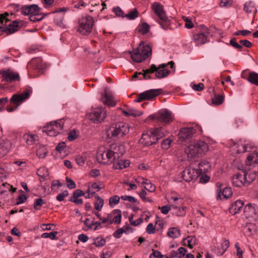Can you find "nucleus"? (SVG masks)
Wrapping results in <instances>:
<instances>
[{
  "label": "nucleus",
  "instance_id": "69168bd1",
  "mask_svg": "<svg viewBox=\"0 0 258 258\" xmlns=\"http://www.w3.org/2000/svg\"><path fill=\"white\" fill-rule=\"evenodd\" d=\"M27 197L25 195H21L19 196L17 200L16 205H19L25 202L27 200Z\"/></svg>",
  "mask_w": 258,
  "mask_h": 258
},
{
  "label": "nucleus",
  "instance_id": "79ce46f5",
  "mask_svg": "<svg viewBox=\"0 0 258 258\" xmlns=\"http://www.w3.org/2000/svg\"><path fill=\"white\" fill-rule=\"evenodd\" d=\"M186 251V249L185 248L180 247L178 249L177 251H173L172 255L173 257L177 256L179 258H182L185 255Z\"/></svg>",
  "mask_w": 258,
  "mask_h": 258
},
{
  "label": "nucleus",
  "instance_id": "f03ea898",
  "mask_svg": "<svg viewBox=\"0 0 258 258\" xmlns=\"http://www.w3.org/2000/svg\"><path fill=\"white\" fill-rule=\"evenodd\" d=\"M132 60L136 62H141L151 55L152 48L147 44L141 42L139 46L130 52Z\"/></svg>",
  "mask_w": 258,
  "mask_h": 258
},
{
  "label": "nucleus",
  "instance_id": "de8ad7c7",
  "mask_svg": "<svg viewBox=\"0 0 258 258\" xmlns=\"http://www.w3.org/2000/svg\"><path fill=\"white\" fill-rule=\"evenodd\" d=\"M172 142V139H171L170 138L163 140L161 142L162 148L165 150L168 149L170 147Z\"/></svg>",
  "mask_w": 258,
  "mask_h": 258
},
{
  "label": "nucleus",
  "instance_id": "3c124183",
  "mask_svg": "<svg viewBox=\"0 0 258 258\" xmlns=\"http://www.w3.org/2000/svg\"><path fill=\"white\" fill-rule=\"evenodd\" d=\"M44 204H45V202L42 199H37L34 203V208L36 210H39L40 209V207Z\"/></svg>",
  "mask_w": 258,
  "mask_h": 258
},
{
  "label": "nucleus",
  "instance_id": "4c0bfd02",
  "mask_svg": "<svg viewBox=\"0 0 258 258\" xmlns=\"http://www.w3.org/2000/svg\"><path fill=\"white\" fill-rule=\"evenodd\" d=\"M150 26L146 23L143 22L138 27V31L143 35L147 33L150 30Z\"/></svg>",
  "mask_w": 258,
  "mask_h": 258
},
{
  "label": "nucleus",
  "instance_id": "4468645a",
  "mask_svg": "<svg viewBox=\"0 0 258 258\" xmlns=\"http://www.w3.org/2000/svg\"><path fill=\"white\" fill-rule=\"evenodd\" d=\"M202 28L201 31L194 35L195 42L198 45H202L206 43L210 34L209 30L204 25L200 26Z\"/></svg>",
  "mask_w": 258,
  "mask_h": 258
},
{
  "label": "nucleus",
  "instance_id": "0eeeda50",
  "mask_svg": "<svg viewBox=\"0 0 258 258\" xmlns=\"http://www.w3.org/2000/svg\"><path fill=\"white\" fill-rule=\"evenodd\" d=\"M209 146L207 143L203 141H198L194 144L188 147V153L191 156H196L202 154L208 150Z\"/></svg>",
  "mask_w": 258,
  "mask_h": 258
},
{
  "label": "nucleus",
  "instance_id": "680f3d73",
  "mask_svg": "<svg viewBox=\"0 0 258 258\" xmlns=\"http://www.w3.org/2000/svg\"><path fill=\"white\" fill-rule=\"evenodd\" d=\"M66 181L67 183V187L69 189H74L76 187L75 182L68 177H66Z\"/></svg>",
  "mask_w": 258,
  "mask_h": 258
},
{
  "label": "nucleus",
  "instance_id": "ddd939ff",
  "mask_svg": "<svg viewBox=\"0 0 258 258\" xmlns=\"http://www.w3.org/2000/svg\"><path fill=\"white\" fill-rule=\"evenodd\" d=\"M31 92L32 91L31 90L27 89L21 94H15L10 99V102L12 104L16 106V107H17L24 100L29 97Z\"/></svg>",
  "mask_w": 258,
  "mask_h": 258
},
{
  "label": "nucleus",
  "instance_id": "423d86ee",
  "mask_svg": "<svg viewBox=\"0 0 258 258\" xmlns=\"http://www.w3.org/2000/svg\"><path fill=\"white\" fill-rule=\"evenodd\" d=\"M63 119L50 122L44 127L43 132L49 136H56L63 130Z\"/></svg>",
  "mask_w": 258,
  "mask_h": 258
},
{
  "label": "nucleus",
  "instance_id": "e433bc0d",
  "mask_svg": "<svg viewBox=\"0 0 258 258\" xmlns=\"http://www.w3.org/2000/svg\"><path fill=\"white\" fill-rule=\"evenodd\" d=\"M211 99L213 105H219L223 102L224 96L223 95H217L215 94Z\"/></svg>",
  "mask_w": 258,
  "mask_h": 258
},
{
  "label": "nucleus",
  "instance_id": "338daca9",
  "mask_svg": "<svg viewBox=\"0 0 258 258\" xmlns=\"http://www.w3.org/2000/svg\"><path fill=\"white\" fill-rule=\"evenodd\" d=\"M232 0H221L220 6L221 7H228L232 5Z\"/></svg>",
  "mask_w": 258,
  "mask_h": 258
},
{
  "label": "nucleus",
  "instance_id": "e2e57ef3",
  "mask_svg": "<svg viewBox=\"0 0 258 258\" xmlns=\"http://www.w3.org/2000/svg\"><path fill=\"white\" fill-rule=\"evenodd\" d=\"M123 233L127 234V231L124 230L123 228H118L114 232L113 235L114 237L119 238L120 237V235Z\"/></svg>",
  "mask_w": 258,
  "mask_h": 258
},
{
  "label": "nucleus",
  "instance_id": "052dcab7",
  "mask_svg": "<svg viewBox=\"0 0 258 258\" xmlns=\"http://www.w3.org/2000/svg\"><path fill=\"white\" fill-rule=\"evenodd\" d=\"M69 195V192L68 190H64L61 193L59 194L56 197V200L58 201H62L64 200V198L67 197Z\"/></svg>",
  "mask_w": 258,
  "mask_h": 258
},
{
  "label": "nucleus",
  "instance_id": "4d7b16f0",
  "mask_svg": "<svg viewBox=\"0 0 258 258\" xmlns=\"http://www.w3.org/2000/svg\"><path fill=\"white\" fill-rule=\"evenodd\" d=\"M47 154L46 149L42 147L39 148L37 151V155L40 158H44Z\"/></svg>",
  "mask_w": 258,
  "mask_h": 258
},
{
  "label": "nucleus",
  "instance_id": "5fc2aeb1",
  "mask_svg": "<svg viewBox=\"0 0 258 258\" xmlns=\"http://www.w3.org/2000/svg\"><path fill=\"white\" fill-rule=\"evenodd\" d=\"M157 69H158L157 67L155 64H152L149 69L143 70L142 72L145 73V74H151L154 73H156V71H157Z\"/></svg>",
  "mask_w": 258,
  "mask_h": 258
},
{
  "label": "nucleus",
  "instance_id": "7ed1b4c3",
  "mask_svg": "<svg viewBox=\"0 0 258 258\" xmlns=\"http://www.w3.org/2000/svg\"><path fill=\"white\" fill-rule=\"evenodd\" d=\"M129 132L128 125L124 122H119L110 126L106 132L108 138L122 137Z\"/></svg>",
  "mask_w": 258,
  "mask_h": 258
},
{
  "label": "nucleus",
  "instance_id": "b1692460",
  "mask_svg": "<svg viewBox=\"0 0 258 258\" xmlns=\"http://www.w3.org/2000/svg\"><path fill=\"white\" fill-rule=\"evenodd\" d=\"M244 176V180H245V185H248L251 182H252L258 176V171H251L249 173L245 171H242Z\"/></svg>",
  "mask_w": 258,
  "mask_h": 258
},
{
  "label": "nucleus",
  "instance_id": "cd10ccee",
  "mask_svg": "<svg viewBox=\"0 0 258 258\" xmlns=\"http://www.w3.org/2000/svg\"><path fill=\"white\" fill-rule=\"evenodd\" d=\"M113 218L112 220H110L109 224L110 225L113 223L115 224H119L121 219V211L118 209L114 210L112 212Z\"/></svg>",
  "mask_w": 258,
  "mask_h": 258
},
{
  "label": "nucleus",
  "instance_id": "72a5a7b5",
  "mask_svg": "<svg viewBox=\"0 0 258 258\" xmlns=\"http://www.w3.org/2000/svg\"><path fill=\"white\" fill-rule=\"evenodd\" d=\"M50 13H38L37 14L34 15H31L30 16L29 19L30 21L35 22L37 21H40L42 20L46 16H47Z\"/></svg>",
  "mask_w": 258,
  "mask_h": 258
},
{
  "label": "nucleus",
  "instance_id": "a18cd8bd",
  "mask_svg": "<svg viewBox=\"0 0 258 258\" xmlns=\"http://www.w3.org/2000/svg\"><path fill=\"white\" fill-rule=\"evenodd\" d=\"M138 12L136 9H134L127 14L124 15L125 17L128 20H134L138 17Z\"/></svg>",
  "mask_w": 258,
  "mask_h": 258
},
{
  "label": "nucleus",
  "instance_id": "bf43d9fd",
  "mask_svg": "<svg viewBox=\"0 0 258 258\" xmlns=\"http://www.w3.org/2000/svg\"><path fill=\"white\" fill-rule=\"evenodd\" d=\"M104 187V185L101 183L98 184L97 183L94 182L91 185L92 191H95V192L100 190Z\"/></svg>",
  "mask_w": 258,
  "mask_h": 258
},
{
  "label": "nucleus",
  "instance_id": "20e7f679",
  "mask_svg": "<svg viewBox=\"0 0 258 258\" xmlns=\"http://www.w3.org/2000/svg\"><path fill=\"white\" fill-rule=\"evenodd\" d=\"M151 8L159 19V23L160 26L163 29L166 30L169 26L170 22L169 19L166 15V13L163 9V6L159 3H154L152 5Z\"/></svg>",
  "mask_w": 258,
  "mask_h": 258
},
{
  "label": "nucleus",
  "instance_id": "c9c22d12",
  "mask_svg": "<svg viewBox=\"0 0 258 258\" xmlns=\"http://www.w3.org/2000/svg\"><path fill=\"white\" fill-rule=\"evenodd\" d=\"M170 73V71L167 69H157L156 71L155 76L158 79L164 78L168 76Z\"/></svg>",
  "mask_w": 258,
  "mask_h": 258
},
{
  "label": "nucleus",
  "instance_id": "393cba45",
  "mask_svg": "<svg viewBox=\"0 0 258 258\" xmlns=\"http://www.w3.org/2000/svg\"><path fill=\"white\" fill-rule=\"evenodd\" d=\"M244 205L243 202L237 200L232 204L229 208V212L233 215L236 214L240 211Z\"/></svg>",
  "mask_w": 258,
  "mask_h": 258
},
{
  "label": "nucleus",
  "instance_id": "8fccbe9b",
  "mask_svg": "<svg viewBox=\"0 0 258 258\" xmlns=\"http://www.w3.org/2000/svg\"><path fill=\"white\" fill-rule=\"evenodd\" d=\"M144 188L150 192H153L155 190L156 187L148 179L145 184Z\"/></svg>",
  "mask_w": 258,
  "mask_h": 258
},
{
  "label": "nucleus",
  "instance_id": "a19ab883",
  "mask_svg": "<svg viewBox=\"0 0 258 258\" xmlns=\"http://www.w3.org/2000/svg\"><path fill=\"white\" fill-rule=\"evenodd\" d=\"M244 11L247 13H251L252 12H255L256 10L253 4L251 2H246L243 8Z\"/></svg>",
  "mask_w": 258,
  "mask_h": 258
},
{
  "label": "nucleus",
  "instance_id": "4be33fe9",
  "mask_svg": "<svg viewBox=\"0 0 258 258\" xmlns=\"http://www.w3.org/2000/svg\"><path fill=\"white\" fill-rule=\"evenodd\" d=\"M243 173H236L233 177L232 183L236 187H241L245 185V180L244 179Z\"/></svg>",
  "mask_w": 258,
  "mask_h": 258
},
{
  "label": "nucleus",
  "instance_id": "aec40b11",
  "mask_svg": "<svg viewBox=\"0 0 258 258\" xmlns=\"http://www.w3.org/2000/svg\"><path fill=\"white\" fill-rule=\"evenodd\" d=\"M19 21L17 20L9 24L8 27L3 28L2 32L6 33L7 35L17 31L19 27Z\"/></svg>",
  "mask_w": 258,
  "mask_h": 258
},
{
  "label": "nucleus",
  "instance_id": "f8f14e48",
  "mask_svg": "<svg viewBox=\"0 0 258 258\" xmlns=\"http://www.w3.org/2000/svg\"><path fill=\"white\" fill-rule=\"evenodd\" d=\"M196 132L193 127L182 128L178 134V139L180 142H186L193 137Z\"/></svg>",
  "mask_w": 258,
  "mask_h": 258
},
{
  "label": "nucleus",
  "instance_id": "9d476101",
  "mask_svg": "<svg viewBox=\"0 0 258 258\" xmlns=\"http://www.w3.org/2000/svg\"><path fill=\"white\" fill-rule=\"evenodd\" d=\"M244 215L250 221H256L258 219V207L254 204H247L244 209Z\"/></svg>",
  "mask_w": 258,
  "mask_h": 258
},
{
  "label": "nucleus",
  "instance_id": "ea45409f",
  "mask_svg": "<svg viewBox=\"0 0 258 258\" xmlns=\"http://www.w3.org/2000/svg\"><path fill=\"white\" fill-rule=\"evenodd\" d=\"M37 174L39 176L41 181L46 179L48 177V172L44 168H39L37 172Z\"/></svg>",
  "mask_w": 258,
  "mask_h": 258
},
{
  "label": "nucleus",
  "instance_id": "9b49d317",
  "mask_svg": "<svg viewBox=\"0 0 258 258\" xmlns=\"http://www.w3.org/2000/svg\"><path fill=\"white\" fill-rule=\"evenodd\" d=\"M161 92V89H150L144 91L138 95V98L136 99L135 101L136 102H140L146 100H151L160 95Z\"/></svg>",
  "mask_w": 258,
  "mask_h": 258
},
{
  "label": "nucleus",
  "instance_id": "7c9ffc66",
  "mask_svg": "<svg viewBox=\"0 0 258 258\" xmlns=\"http://www.w3.org/2000/svg\"><path fill=\"white\" fill-rule=\"evenodd\" d=\"M245 234L248 236L253 235L256 232V227L254 224H250L247 225L243 228Z\"/></svg>",
  "mask_w": 258,
  "mask_h": 258
},
{
  "label": "nucleus",
  "instance_id": "c03bdc74",
  "mask_svg": "<svg viewBox=\"0 0 258 258\" xmlns=\"http://www.w3.org/2000/svg\"><path fill=\"white\" fill-rule=\"evenodd\" d=\"M62 183H61L59 180H53L51 184V188L54 192H57L58 191V188L62 186Z\"/></svg>",
  "mask_w": 258,
  "mask_h": 258
},
{
  "label": "nucleus",
  "instance_id": "2eb2a0df",
  "mask_svg": "<svg viewBox=\"0 0 258 258\" xmlns=\"http://www.w3.org/2000/svg\"><path fill=\"white\" fill-rule=\"evenodd\" d=\"M112 155L111 150H107L103 152H98L97 155V158L100 163L103 164H111L114 161Z\"/></svg>",
  "mask_w": 258,
  "mask_h": 258
},
{
  "label": "nucleus",
  "instance_id": "13d9d810",
  "mask_svg": "<svg viewBox=\"0 0 258 258\" xmlns=\"http://www.w3.org/2000/svg\"><path fill=\"white\" fill-rule=\"evenodd\" d=\"M113 12L115 13V14L118 16L122 18L125 17L124 15V13L122 11V10L120 9L119 7H116L115 8H113Z\"/></svg>",
  "mask_w": 258,
  "mask_h": 258
},
{
  "label": "nucleus",
  "instance_id": "37998d69",
  "mask_svg": "<svg viewBox=\"0 0 258 258\" xmlns=\"http://www.w3.org/2000/svg\"><path fill=\"white\" fill-rule=\"evenodd\" d=\"M171 206L173 209L177 210V211L175 212V214L176 216H183L185 215V210L186 209V207H182V208L180 209V207H178L177 205H175V204H172Z\"/></svg>",
  "mask_w": 258,
  "mask_h": 258
},
{
  "label": "nucleus",
  "instance_id": "c85d7f7f",
  "mask_svg": "<svg viewBox=\"0 0 258 258\" xmlns=\"http://www.w3.org/2000/svg\"><path fill=\"white\" fill-rule=\"evenodd\" d=\"M247 165H251L252 163L258 164V152H254L249 154L246 160Z\"/></svg>",
  "mask_w": 258,
  "mask_h": 258
},
{
  "label": "nucleus",
  "instance_id": "09e8293b",
  "mask_svg": "<svg viewBox=\"0 0 258 258\" xmlns=\"http://www.w3.org/2000/svg\"><path fill=\"white\" fill-rule=\"evenodd\" d=\"M221 252H217L218 255H222L229 246V241L228 240H224L221 244Z\"/></svg>",
  "mask_w": 258,
  "mask_h": 258
},
{
  "label": "nucleus",
  "instance_id": "1a4fd4ad",
  "mask_svg": "<svg viewBox=\"0 0 258 258\" xmlns=\"http://www.w3.org/2000/svg\"><path fill=\"white\" fill-rule=\"evenodd\" d=\"M149 117L156 120L158 122H161L165 124H169L173 120L171 112L167 109L161 110L156 115H150Z\"/></svg>",
  "mask_w": 258,
  "mask_h": 258
},
{
  "label": "nucleus",
  "instance_id": "49530a36",
  "mask_svg": "<svg viewBox=\"0 0 258 258\" xmlns=\"http://www.w3.org/2000/svg\"><path fill=\"white\" fill-rule=\"evenodd\" d=\"M106 243V240L104 238L97 237L94 239L93 244L97 247H101L104 246Z\"/></svg>",
  "mask_w": 258,
  "mask_h": 258
},
{
  "label": "nucleus",
  "instance_id": "864d4df0",
  "mask_svg": "<svg viewBox=\"0 0 258 258\" xmlns=\"http://www.w3.org/2000/svg\"><path fill=\"white\" fill-rule=\"evenodd\" d=\"M120 198L118 196H114L110 198L109 204L111 207L118 204Z\"/></svg>",
  "mask_w": 258,
  "mask_h": 258
},
{
  "label": "nucleus",
  "instance_id": "774afa93",
  "mask_svg": "<svg viewBox=\"0 0 258 258\" xmlns=\"http://www.w3.org/2000/svg\"><path fill=\"white\" fill-rule=\"evenodd\" d=\"M66 147V143L64 142H62L59 143L57 145V146L55 148V150L57 152L60 153Z\"/></svg>",
  "mask_w": 258,
  "mask_h": 258
},
{
  "label": "nucleus",
  "instance_id": "2f4dec72",
  "mask_svg": "<svg viewBox=\"0 0 258 258\" xmlns=\"http://www.w3.org/2000/svg\"><path fill=\"white\" fill-rule=\"evenodd\" d=\"M31 63L33 64L34 69L38 71H40L43 69V64L41 58L33 59Z\"/></svg>",
  "mask_w": 258,
  "mask_h": 258
},
{
  "label": "nucleus",
  "instance_id": "0e129e2a",
  "mask_svg": "<svg viewBox=\"0 0 258 258\" xmlns=\"http://www.w3.org/2000/svg\"><path fill=\"white\" fill-rule=\"evenodd\" d=\"M86 158L82 156H79L76 158V162L77 164L80 166H82L84 165L85 162Z\"/></svg>",
  "mask_w": 258,
  "mask_h": 258
},
{
  "label": "nucleus",
  "instance_id": "412c9836",
  "mask_svg": "<svg viewBox=\"0 0 258 258\" xmlns=\"http://www.w3.org/2000/svg\"><path fill=\"white\" fill-rule=\"evenodd\" d=\"M111 153L113 159L115 161L119 159L123 155L124 151L122 146H115L114 147H111Z\"/></svg>",
  "mask_w": 258,
  "mask_h": 258
},
{
  "label": "nucleus",
  "instance_id": "a878e982",
  "mask_svg": "<svg viewBox=\"0 0 258 258\" xmlns=\"http://www.w3.org/2000/svg\"><path fill=\"white\" fill-rule=\"evenodd\" d=\"M113 167L115 169H122L129 166L130 161L128 160H121L118 159L113 162Z\"/></svg>",
  "mask_w": 258,
  "mask_h": 258
},
{
  "label": "nucleus",
  "instance_id": "473e14b6",
  "mask_svg": "<svg viewBox=\"0 0 258 258\" xmlns=\"http://www.w3.org/2000/svg\"><path fill=\"white\" fill-rule=\"evenodd\" d=\"M167 235L172 238H176L180 235V230L177 227H171L168 229Z\"/></svg>",
  "mask_w": 258,
  "mask_h": 258
},
{
  "label": "nucleus",
  "instance_id": "6e6552de",
  "mask_svg": "<svg viewBox=\"0 0 258 258\" xmlns=\"http://www.w3.org/2000/svg\"><path fill=\"white\" fill-rule=\"evenodd\" d=\"M87 116L93 123H99L104 120L107 116V112L105 108L100 107L94 109Z\"/></svg>",
  "mask_w": 258,
  "mask_h": 258
},
{
  "label": "nucleus",
  "instance_id": "bb28decb",
  "mask_svg": "<svg viewBox=\"0 0 258 258\" xmlns=\"http://www.w3.org/2000/svg\"><path fill=\"white\" fill-rule=\"evenodd\" d=\"M101 101L105 105L109 106H113L115 105L116 102L112 99V96L109 95L105 92L102 97L101 98Z\"/></svg>",
  "mask_w": 258,
  "mask_h": 258
},
{
  "label": "nucleus",
  "instance_id": "a211bd4d",
  "mask_svg": "<svg viewBox=\"0 0 258 258\" xmlns=\"http://www.w3.org/2000/svg\"><path fill=\"white\" fill-rule=\"evenodd\" d=\"M21 13L24 15H34L40 12V8L35 4L23 6L20 9Z\"/></svg>",
  "mask_w": 258,
  "mask_h": 258
},
{
  "label": "nucleus",
  "instance_id": "6ab92c4d",
  "mask_svg": "<svg viewBox=\"0 0 258 258\" xmlns=\"http://www.w3.org/2000/svg\"><path fill=\"white\" fill-rule=\"evenodd\" d=\"M216 186L218 191L217 199H227L232 196V193L230 188L225 187L222 191L221 184L219 182L216 183Z\"/></svg>",
  "mask_w": 258,
  "mask_h": 258
},
{
  "label": "nucleus",
  "instance_id": "f257e3e1",
  "mask_svg": "<svg viewBox=\"0 0 258 258\" xmlns=\"http://www.w3.org/2000/svg\"><path fill=\"white\" fill-rule=\"evenodd\" d=\"M166 133V131L162 127L151 130L148 132L143 134L139 142L144 146H151L156 144L159 140L163 138Z\"/></svg>",
  "mask_w": 258,
  "mask_h": 258
},
{
  "label": "nucleus",
  "instance_id": "dca6fc26",
  "mask_svg": "<svg viewBox=\"0 0 258 258\" xmlns=\"http://www.w3.org/2000/svg\"><path fill=\"white\" fill-rule=\"evenodd\" d=\"M200 173L197 170L190 167L186 168L182 172V178L186 182L196 180Z\"/></svg>",
  "mask_w": 258,
  "mask_h": 258
},
{
  "label": "nucleus",
  "instance_id": "39448f33",
  "mask_svg": "<svg viewBox=\"0 0 258 258\" xmlns=\"http://www.w3.org/2000/svg\"><path fill=\"white\" fill-rule=\"evenodd\" d=\"M94 23V19L90 16L82 17L79 20L78 31L83 35H87L91 32Z\"/></svg>",
  "mask_w": 258,
  "mask_h": 258
},
{
  "label": "nucleus",
  "instance_id": "6e6d98bb",
  "mask_svg": "<svg viewBox=\"0 0 258 258\" xmlns=\"http://www.w3.org/2000/svg\"><path fill=\"white\" fill-rule=\"evenodd\" d=\"M5 186L7 187V188L8 189V190L9 191L11 190L10 188H12V190L13 192H14L16 191V189H17L16 188L13 187L12 186H11L9 184L7 183H3L2 184V186L0 187L1 189V194H3L4 192H5L7 191V189L5 190L4 189H2L3 187H4Z\"/></svg>",
  "mask_w": 258,
  "mask_h": 258
},
{
  "label": "nucleus",
  "instance_id": "f3484780",
  "mask_svg": "<svg viewBox=\"0 0 258 258\" xmlns=\"http://www.w3.org/2000/svg\"><path fill=\"white\" fill-rule=\"evenodd\" d=\"M2 76V81L11 83L13 81L19 80V75L18 73H15L10 70L0 71Z\"/></svg>",
  "mask_w": 258,
  "mask_h": 258
},
{
  "label": "nucleus",
  "instance_id": "f704fd0d",
  "mask_svg": "<svg viewBox=\"0 0 258 258\" xmlns=\"http://www.w3.org/2000/svg\"><path fill=\"white\" fill-rule=\"evenodd\" d=\"M247 81L252 84H254L258 86V74L251 72L248 74Z\"/></svg>",
  "mask_w": 258,
  "mask_h": 258
},
{
  "label": "nucleus",
  "instance_id": "58836bf2",
  "mask_svg": "<svg viewBox=\"0 0 258 258\" xmlns=\"http://www.w3.org/2000/svg\"><path fill=\"white\" fill-rule=\"evenodd\" d=\"M38 137L34 135L25 134L23 139L28 145H32L35 141L37 140Z\"/></svg>",
  "mask_w": 258,
  "mask_h": 258
},
{
  "label": "nucleus",
  "instance_id": "603ef678",
  "mask_svg": "<svg viewBox=\"0 0 258 258\" xmlns=\"http://www.w3.org/2000/svg\"><path fill=\"white\" fill-rule=\"evenodd\" d=\"M57 234V232L53 231L50 233H44L41 235V237L44 238H49L52 240L56 239V236Z\"/></svg>",
  "mask_w": 258,
  "mask_h": 258
},
{
  "label": "nucleus",
  "instance_id": "c756f323",
  "mask_svg": "<svg viewBox=\"0 0 258 258\" xmlns=\"http://www.w3.org/2000/svg\"><path fill=\"white\" fill-rule=\"evenodd\" d=\"M210 168V163L205 161H202L199 164V169H197L200 174L206 173L209 171Z\"/></svg>",
  "mask_w": 258,
  "mask_h": 258
},
{
  "label": "nucleus",
  "instance_id": "5701e85b",
  "mask_svg": "<svg viewBox=\"0 0 258 258\" xmlns=\"http://www.w3.org/2000/svg\"><path fill=\"white\" fill-rule=\"evenodd\" d=\"M11 143L8 140L2 141L0 142V157L6 155L11 148Z\"/></svg>",
  "mask_w": 258,
  "mask_h": 258
}]
</instances>
